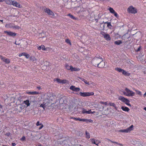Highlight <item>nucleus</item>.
Masks as SVG:
<instances>
[{
	"label": "nucleus",
	"instance_id": "1",
	"mask_svg": "<svg viewBox=\"0 0 146 146\" xmlns=\"http://www.w3.org/2000/svg\"><path fill=\"white\" fill-rule=\"evenodd\" d=\"M102 59V58L100 56H96L92 60V63L94 66H96Z\"/></svg>",
	"mask_w": 146,
	"mask_h": 146
},
{
	"label": "nucleus",
	"instance_id": "2",
	"mask_svg": "<svg viewBox=\"0 0 146 146\" xmlns=\"http://www.w3.org/2000/svg\"><path fill=\"white\" fill-rule=\"evenodd\" d=\"M125 92L123 91V93L125 96H133L135 95V93L130 90L127 88L125 89Z\"/></svg>",
	"mask_w": 146,
	"mask_h": 146
},
{
	"label": "nucleus",
	"instance_id": "3",
	"mask_svg": "<svg viewBox=\"0 0 146 146\" xmlns=\"http://www.w3.org/2000/svg\"><path fill=\"white\" fill-rule=\"evenodd\" d=\"M75 94L77 95H80L82 97H84L93 96L94 95V93L93 92H80L79 93V94H78V93H76Z\"/></svg>",
	"mask_w": 146,
	"mask_h": 146
},
{
	"label": "nucleus",
	"instance_id": "4",
	"mask_svg": "<svg viewBox=\"0 0 146 146\" xmlns=\"http://www.w3.org/2000/svg\"><path fill=\"white\" fill-rule=\"evenodd\" d=\"M115 70L119 72H121L122 74L126 76H129L130 75V74L125 71L124 70L119 68H115Z\"/></svg>",
	"mask_w": 146,
	"mask_h": 146
},
{
	"label": "nucleus",
	"instance_id": "5",
	"mask_svg": "<svg viewBox=\"0 0 146 146\" xmlns=\"http://www.w3.org/2000/svg\"><path fill=\"white\" fill-rule=\"evenodd\" d=\"M133 125H131L129 127L127 128L126 129H120L118 131V132H119L127 133L130 132L133 130Z\"/></svg>",
	"mask_w": 146,
	"mask_h": 146
},
{
	"label": "nucleus",
	"instance_id": "6",
	"mask_svg": "<svg viewBox=\"0 0 146 146\" xmlns=\"http://www.w3.org/2000/svg\"><path fill=\"white\" fill-rule=\"evenodd\" d=\"M127 11L129 13L135 14L137 12V9L132 6H130L129 7Z\"/></svg>",
	"mask_w": 146,
	"mask_h": 146
},
{
	"label": "nucleus",
	"instance_id": "7",
	"mask_svg": "<svg viewBox=\"0 0 146 146\" xmlns=\"http://www.w3.org/2000/svg\"><path fill=\"white\" fill-rule=\"evenodd\" d=\"M100 34L102 35L107 40H111V38L110 37L109 35L108 34H106L104 32L102 31L101 32Z\"/></svg>",
	"mask_w": 146,
	"mask_h": 146
},
{
	"label": "nucleus",
	"instance_id": "8",
	"mask_svg": "<svg viewBox=\"0 0 146 146\" xmlns=\"http://www.w3.org/2000/svg\"><path fill=\"white\" fill-rule=\"evenodd\" d=\"M54 81H57V82L60 84H68V81L66 80H61L59 78L54 79Z\"/></svg>",
	"mask_w": 146,
	"mask_h": 146
},
{
	"label": "nucleus",
	"instance_id": "9",
	"mask_svg": "<svg viewBox=\"0 0 146 146\" xmlns=\"http://www.w3.org/2000/svg\"><path fill=\"white\" fill-rule=\"evenodd\" d=\"M42 10H44L45 13H47L49 15L54 16V13L49 9L45 8L44 7L42 8Z\"/></svg>",
	"mask_w": 146,
	"mask_h": 146
},
{
	"label": "nucleus",
	"instance_id": "10",
	"mask_svg": "<svg viewBox=\"0 0 146 146\" xmlns=\"http://www.w3.org/2000/svg\"><path fill=\"white\" fill-rule=\"evenodd\" d=\"M0 58L3 62H4L7 64H9L10 62V60L9 59L6 58L2 55H0Z\"/></svg>",
	"mask_w": 146,
	"mask_h": 146
},
{
	"label": "nucleus",
	"instance_id": "11",
	"mask_svg": "<svg viewBox=\"0 0 146 146\" xmlns=\"http://www.w3.org/2000/svg\"><path fill=\"white\" fill-rule=\"evenodd\" d=\"M4 33H6L8 35L11 36L12 37H14L16 35V33H13L11 31H4Z\"/></svg>",
	"mask_w": 146,
	"mask_h": 146
},
{
	"label": "nucleus",
	"instance_id": "12",
	"mask_svg": "<svg viewBox=\"0 0 146 146\" xmlns=\"http://www.w3.org/2000/svg\"><path fill=\"white\" fill-rule=\"evenodd\" d=\"M70 89L73 91L78 92L80 90V89L79 88L76 87L75 86H71L70 88Z\"/></svg>",
	"mask_w": 146,
	"mask_h": 146
},
{
	"label": "nucleus",
	"instance_id": "13",
	"mask_svg": "<svg viewBox=\"0 0 146 146\" xmlns=\"http://www.w3.org/2000/svg\"><path fill=\"white\" fill-rule=\"evenodd\" d=\"M105 65V62H104L103 59L97 65V67L100 68H103L104 67Z\"/></svg>",
	"mask_w": 146,
	"mask_h": 146
},
{
	"label": "nucleus",
	"instance_id": "14",
	"mask_svg": "<svg viewBox=\"0 0 146 146\" xmlns=\"http://www.w3.org/2000/svg\"><path fill=\"white\" fill-rule=\"evenodd\" d=\"M118 99L124 103L125 102H126L128 101V99L121 96H120L118 97Z\"/></svg>",
	"mask_w": 146,
	"mask_h": 146
},
{
	"label": "nucleus",
	"instance_id": "15",
	"mask_svg": "<svg viewBox=\"0 0 146 146\" xmlns=\"http://www.w3.org/2000/svg\"><path fill=\"white\" fill-rule=\"evenodd\" d=\"M12 5L14 6H15L19 8H21L20 4L18 3H17L16 1H13Z\"/></svg>",
	"mask_w": 146,
	"mask_h": 146
},
{
	"label": "nucleus",
	"instance_id": "16",
	"mask_svg": "<svg viewBox=\"0 0 146 146\" xmlns=\"http://www.w3.org/2000/svg\"><path fill=\"white\" fill-rule=\"evenodd\" d=\"M67 16H69L71 19L76 20H78V18L77 17H74L72 15H71L70 13H69L67 15Z\"/></svg>",
	"mask_w": 146,
	"mask_h": 146
},
{
	"label": "nucleus",
	"instance_id": "17",
	"mask_svg": "<svg viewBox=\"0 0 146 146\" xmlns=\"http://www.w3.org/2000/svg\"><path fill=\"white\" fill-rule=\"evenodd\" d=\"M78 78L80 79L81 80L83 81L84 82L85 84L89 85V82H87V81L84 79L82 77H78Z\"/></svg>",
	"mask_w": 146,
	"mask_h": 146
},
{
	"label": "nucleus",
	"instance_id": "18",
	"mask_svg": "<svg viewBox=\"0 0 146 146\" xmlns=\"http://www.w3.org/2000/svg\"><path fill=\"white\" fill-rule=\"evenodd\" d=\"M23 103L26 105L27 107L29 106L30 104V101L29 100H27L24 101Z\"/></svg>",
	"mask_w": 146,
	"mask_h": 146
},
{
	"label": "nucleus",
	"instance_id": "19",
	"mask_svg": "<svg viewBox=\"0 0 146 146\" xmlns=\"http://www.w3.org/2000/svg\"><path fill=\"white\" fill-rule=\"evenodd\" d=\"M128 34H125L124 35H123L122 37V39L123 40H125L127 39L129 40V38L130 37V36H127V35Z\"/></svg>",
	"mask_w": 146,
	"mask_h": 146
},
{
	"label": "nucleus",
	"instance_id": "20",
	"mask_svg": "<svg viewBox=\"0 0 146 146\" xmlns=\"http://www.w3.org/2000/svg\"><path fill=\"white\" fill-rule=\"evenodd\" d=\"M121 109L123 111L126 112H128L130 110L129 108L125 106H122Z\"/></svg>",
	"mask_w": 146,
	"mask_h": 146
},
{
	"label": "nucleus",
	"instance_id": "21",
	"mask_svg": "<svg viewBox=\"0 0 146 146\" xmlns=\"http://www.w3.org/2000/svg\"><path fill=\"white\" fill-rule=\"evenodd\" d=\"M136 146H144L145 144H142L140 141H138L135 144Z\"/></svg>",
	"mask_w": 146,
	"mask_h": 146
},
{
	"label": "nucleus",
	"instance_id": "22",
	"mask_svg": "<svg viewBox=\"0 0 146 146\" xmlns=\"http://www.w3.org/2000/svg\"><path fill=\"white\" fill-rule=\"evenodd\" d=\"M71 69L70 70L72 72L74 71H78L80 70L79 68L73 67L72 66H71Z\"/></svg>",
	"mask_w": 146,
	"mask_h": 146
},
{
	"label": "nucleus",
	"instance_id": "23",
	"mask_svg": "<svg viewBox=\"0 0 146 146\" xmlns=\"http://www.w3.org/2000/svg\"><path fill=\"white\" fill-rule=\"evenodd\" d=\"M5 3L8 5H12L13 1L11 0H5Z\"/></svg>",
	"mask_w": 146,
	"mask_h": 146
},
{
	"label": "nucleus",
	"instance_id": "24",
	"mask_svg": "<svg viewBox=\"0 0 146 146\" xmlns=\"http://www.w3.org/2000/svg\"><path fill=\"white\" fill-rule=\"evenodd\" d=\"M82 121L86 122V123H92L93 121L91 119H83Z\"/></svg>",
	"mask_w": 146,
	"mask_h": 146
},
{
	"label": "nucleus",
	"instance_id": "25",
	"mask_svg": "<svg viewBox=\"0 0 146 146\" xmlns=\"http://www.w3.org/2000/svg\"><path fill=\"white\" fill-rule=\"evenodd\" d=\"M70 119H73L75 120H79L80 121H82L83 119H81L80 118H76L74 117H71Z\"/></svg>",
	"mask_w": 146,
	"mask_h": 146
},
{
	"label": "nucleus",
	"instance_id": "26",
	"mask_svg": "<svg viewBox=\"0 0 146 146\" xmlns=\"http://www.w3.org/2000/svg\"><path fill=\"white\" fill-rule=\"evenodd\" d=\"M105 24H107V27H108L110 29H111V27H112V26L111 25V22H105Z\"/></svg>",
	"mask_w": 146,
	"mask_h": 146
},
{
	"label": "nucleus",
	"instance_id": "27",
	"mask_svg": "<svg viewBox=\"0 0 146 146\" xmlns=\"http://www.w3.org/2000/svg\"><path fill=\"white\" fill-rule=\"evenodd\" d=\"M108 105L110 106H112L113 107L116 109L117 108V107L116 106L115 104H114V103L110 102L108 104Z\"/></svg>",
	"mask_w": 146,
	"mask_h": 146
},
{
	"label": "nucleus",
	"instance_id": "28",
	"mask_svg": "<svg viewBox=\"0 0 146 146\" xmlns=\"http://www.w3.org/2000/svg\"><path fill=\"white\" fill-rule=\"evenodd\" d=\"M22 54L23 56H25L27 58H28L30 56V55L29 54H28L25 52H23Z\"/></svg>",
	"mask_w": 146,
	"mask_h": 146
},
{
	"label": "nucleus",
	"instance_id": "29",
	"mask_svg": "<svg viewBox=\"0 0 146 146\" xmlns=\"http://www.w3.org/2000/svg\"><path fill=\"white\" fill-rule=\"evenodd\" d=\"M115 44L119 45L120 44L122 43V42L121 40H118L117 41H116L114 42Z\"/></svg>",
	"mask_w": 146,
	"mask_h": 146
},
{
	"label": "nucleus",
	"instance_id": "30",
	"mask_svg": "<svg viewBox=\"0 0 146 146\" xmlns=\"http://www.w3.org/2000/svg\"><path fill=\"white\" fill-rule=\"evenodd\" d=\"M108 10H109L110 12L111 13L113 14V13H115V11L113 8L111 7H110L109 9H108Z\"/></svg>",
	"mask_w": 146,
	"mask_h": 146
},
{
	"label": "nucleus",
	"instance_id": "31",
	"mask_svg": "<svg viewBox=\"0 0 146 146\" xmlns=\"http://www.w3.org/2000/svg\"><path fill=\"white\" fill-rule=\"evenodd\" d=\"M85 133L86 137L88 139L90 138V133L87 131H86Z\"/></svg>",
	"mask_w": 146,
	"mask_h": 146
},
{
	"label": "nucleus",
	"instance_id": "32",
	"mask_svg": "<svg viewBox=\"0 0 146 146\" xmlns=\"http://www.w3.org/2000/svg\"><path fill=\"white\" fill-rule=\"evenodd\" d=\"M109 141H110V142H111L112 143L116 144L117 145H119L120 146H123V145L122 144L118 143L117 142H115V141H111V140H109Z\"/></svg>",
	"mask_w": 146,
	"mask_h": 146
},
{
	"label": "nucleus",
	"instance_id": "33",
	"mask_svg": "<svg viewBox=\"0 0 146 146\" xmlns=\"http://www.w3.org/2000/svg\"><path fill=\"white\" fill-rule=\"evenodd\" d=\"M134 90L139 95H140V96H141L142 95V94H141V92H140V91H139V90H136V89H134Z\"/></svg>",
	"mask_w": 146,
	"mask_h": 146
},
{
	"label": "nucleus",
	"instance_id": "34",
	"mask_svg": "<svg viewBox=\"0 0 146 146\" xmlns=\"http://www.w3.org/2000/svg\"><path fill=\"white\" fill-rule=\"evenodd\" d=\"M30 60L32 61H34L36 60V59L35 57L34 56H31L30 57Z\"/></svg>",
	"mask_w": 146,
	"mask_h": 146
},
{
	"label": "nucleus",
	"instance_id": "35",
	"mask_svg": "<svg viewBox=\"0 0 146 146\" xmlns=\"http://www.w3.org/2000/svg\"><path fill=\"white\" fill-rule=\"evenodd\" d=\"M65 67L68 70H71V66H70L68 64H66L65 66Z\"/></svg>",
	"mask_w": 146,
	"mask_h": 146
},
{
	"label": "nucleus",
	"instance_id": "36",
	"mask_svg": "<svg viewBox=\"0 0 146 146\" xmlns=\"http://www.w3.org/2000/svg\"><path fill=\"white\" fill-rule=\"evenodd\" d=\"M96 140L92 138V139H91L90 140L91 142L92 143L94 144H96L95 143Z\"/></svg>",
	"mask_w": 146,
	"mask_h": 146
},
{
	"label": "nucleus",
	"instance_id": "37",
	"mask_svg": "<svg viewBox=\"0 0 146 146\" xmlns=\"http://www.w3.org/2000/svg\"><path fill=\"white\" fill-rule=\"evenodd\" d=\"M87 114H90V113H95V112L94 111L93 112H92L91 111V110H90L88 111H87Z\"/></svg>",
	"mask_w": 146,
	"mask_h": 146
},
{
	"label": "nucleus",
	"instance_id": "38",
	"mask_svg": "<svg viewBox=\"0 0 146 146\" xmlns=\"http://www.w3.org/2000/svg\"><path fill=\"white\" fill-rule=\"evenodd\" d=\"M129 101L128 99V101L126 102L125 103L127 106L131 107V105L129 104Z\"/></svg>",
	"mask_w": 146,
	"mask_h": 146
},
{
	"label": "nucleus",
	"instance_id": "39",
	"mask_svg": "<svg viewBox=\"0 0 146 146\" xmlns=\"http://www.w3.org/2000/svg\"><path fill=\"white\" fill-rule=\"evenodd\" d=\"M26 93L29 95H33V92H29L28 91H27L26 92Z\"/></svg>",
	"mask_w": 146,
	"mask_h": 146
},
{
	"label": "nucleus",
	"instance_id": "40",
	"mask_svg": "<svg viewBox=\"0 0 146 146\" xmlns=\"http://www.w3.org/2000/svg\"><path fill=\"white\" fill-rule=\"evenodd\" d=\"M65 41H66V42L67 43L69 44L70 45L71 44V43L70 42V41L68 39V38L66 39Z\"/></svg>",
	"mask_w": 146,
	"mask_h": 146
},
{
	"label": "nucleus",
	"instance_id": "41",
	"mask_svg": "<svg viewBox=\"0 0 146 146\" xmlns=\"http://www.w3.org/2000/svg\"><path fill=\"white\" fill-rule=\"evenodd\" d=\"M100 141L98 140H96L95 143L96 144H95V145H98V144L100 143Z\"/></svg>",
	"mask_w": 146,
	"mask_h": 146
},
{
	"label": "nucleus",
	"instance_id": "42",
	"mask_svg": "<svg viewBox=\"0 0 146 146\" xmlns=\"http://www.w3.org/2000/svg\"><path fill=\"white\" fill-rule=\"evenodd\" d=\"M26 137L25 136H23L20 139V140L21 141H24L25 140Z\"/></svg>",
	"mask_w": 146,
	"mask_h": 146
},
{
	"label": "nucleus",
	"instance_id": "43",
	"mask_svg": "<svg viewBox=\"0 0 146 146\" xmlns=\"http://www.w3.org/2000/svg\"><path fill=\"white\" fill-rule=\"evenodd\" d=\"M82 113L83 114H84V113H87V111L86 110L83 108V109H82Z\"/></svg>",
	"mask_w": 146,
	"mask_h": 146
},
{
	"label": "nucleus",
	"instance_id": "44",
	"mask_svg": "<svg viewBox=\"0 0 146 146\" xmlns=\"http://www.w3.org/2000/svg\"><path fill=\"white\" fill-rule=\"evenodd\" d=\"M41 48L42 50L43 51L45 50H46V48H45V46L43 45H41Z\"/></svg>",
	"mask_w": 146,
	"mask_h": 146
},
{
	"label": "nucleus",
	"instance_id": "45",
	"mask_svg": "<svg viewBox=\"0 0 146 146\" xmlns=\"http://www.w3.org/2000/svg\"><path fill=\"white\" fill-rule=\"evenodd\" d=\"M39 93L38 92L36 91L33 92V95L38 94Z\"/></svg>",
	"mask_w": 146,
	"mask_h": 146
},
{
	"label": "nucleus",
	"instance_id": "46",
	"mask_svg": "<svg viewBox=\"0 0 146 146\" xmlns=\"http://www.w3.org/2000/svg\"><path fill=\"white\" fill-rule=\"evenodd\" d=\"M141 46H140L139 47V48L136 50H135V51L136 52H138V51H139L141 50Z\"/></svg>",
	"mask_w": 146,
	"mask_h": 146
},
{
	"label": "nucleus",
	"instance_id": "47",
	"mask_svg": "<svg viewBox=\"0 0 146 146\" xmlns=\"http://www.w3.org/2000/svg\"><path fill=\"white\" fill-rule=\"evenodd\" d=\"M10 134H11L9 132L8 133H6L5 134V135L7 136H9L10 135Z\"/></svg>",
	"mask_w": 146,
	"mask_h": 146
},
{
	"label": "nucleus",
	"instance_id": "48",
	"mask_svg": "<svg viewBox=\"0 0 146 146\" xmlns=\"http://www.w3.org/2000/svg\"><path fill=\"white\" fill-rule=\"evenodd\" d=\"M40 125H41V124L40 123L39 121H38L36 123V125L37 126H39Z\"/></svg>",
	"mask_w": 146,
	"mask_h": 146
},
{
	"label": "nucleus",
	"instance_id": "49",
	"mask_svg": "<svg viewBox=\"0 0 146 146\" xmlns=\"http://www.w3.org/2000/svg\"><path fill=\"white\" fill-rule=\"evenodd\" d=\"M40 107L43 108L44 109L45 108V107L44 106V105L42 104H40Z\"/></svg>",
	"mask_w": 146,
	"mask_h": 146
},
{
	"label": "nucleus",
	"instance_id": "50",
	"mask_svg": "<svg viewBox=\"0 0 146 146\" xmlns=\"http://www.w3.org/2000/svg\"><path fill=\"white\" fill-rule=\"evenodd\" d=\"M114 14V16L116 17H117L118 16V15L117 13H116L115 12V13H113Z\"/></svg>",
	"mask_w": 146,
	"mask_h": 146
},
{
	"label": "nucleus",
	"instance_id": "51",
	"mask_svg": "<svg viewBox=\"0 0 146 146\" xmlns=\"http://www.w3.org/2000/svg\"><path fill=\"white\" fill-rule=\"evenodd\" d=\"M14 28H15V29H19L20 28V27L19 26L17 25H15V27H14Z\"/></svg>",
	"mask_w": 146,
	"mask_h": 146
},
{
	"label": "nucleus",
	"instance_id": "52",
	"mask_svg": "<svg viewBox=\"0 0 146 146\" xmlns=\"http://www.w3.org/2000/svg\"><path fill=\"white\" fill-rule=\"evenodd\" d=\"M101 103L102 104H105V105H107V102H102Z\"/></svg>",
	"mask_w": 146,
	"mask_h": 146
},
{
	"label": "nucleus",
	"instance_id": "53",
	"mask_svg": "<svg viewBox=\"0 0 146 146\" xmlns=\"http://www.w3.org/2000/svg\"><path fill=\"white\" fill-rule=\"evenodd\" d=\"M41 126L38 129L39 130L41 129L44 127L43 125L41 124Z\"/></svg>",
	"mask_w": 146,
	"mask_h": 146
},
{
	"label": "nucleus",
	"instance_id": "54",
	"mask_svg": "<svg viewBox=\"0 0 146 146\" xmlns=\"http://www.w3.org/2000/svg\"><path fill=\"white\" fill-rule=\"evenodd\" d=\"M16 144L15 143H11V145L12 146H15Z\"/></svg>",
	"mask_w": 146,
	"mask_h": 146
},
{
	"label": "nucleus",
	"instance_id": "55",
	"mask_svg": "<svg viewBox=\"0 0 146 146\" xmlns=\"http://www.w3.org/2000/svg\"><path fill=\"white\" fill-rule=\"evenodd\" d=\"M38 49L39 50H40L42 49L41 45L38 47Z\"/></svg>",
	"mask_w": 146,
	"mask_h": 146
},
{
	"label": "nucleus",
	"instance_id": "56",
	"mask_svg": "<svg viewBox=\"0 0 146 146\" xmlns=\"http://www.w3.org/2000/svg\"><path fill=\"white\" fill-rule=\"evenodd\" d=\"M12 28H13V29H15V28H14V27H15V25H11V26H10Z\"/></svg>",
	"mask_w": 146,
	"mask_h": 146
},
{
	"label": "nucleus",
	"instance_id": "57",
	"mask_svg": "<svg viewBox=\"0 0 146 146\" xmlns=\"http://www.w3.org/2000/svg\"><path fill=\"white\" fill-rule=\"evenodd\" d=\"M23 54V53H20V54H19V57H21V56H23V54Z\"/></svg>",
	"mask_w": 146,
	"mask_h": 146
},
{
	"label": "nucleus",
	"instance_id": "58",
	"mask_svg": "<svg viewBox=\"0 0 146 146\" xmlns=\"http://www.w3.org/2000/svg\"><path fill=\"white\" fill-rule=\"evenodd\" d=\"M37 89H38V90H40V89H41V87L39 86H37Z\"/></svg>",
	"mask_w": 146,
	"mask_h": 146
},
{
	"label": "nucleus",
	"instance_id": "59",
	"mask_svg": "<svg viewBox=\"0 0 146 146\" xmlns=\"http://www.w3.org/2000/svg\"><path fill=\"white\" fill-rule=\"evenodd\" d=\"M146 96V92L144 94L143 96L145 97Z\"/></svg>",
	"mask_w": 146,
	"mask_h": 146
},
{
	"label": "nucleus",
	"instance_id": "60",
	"mask_svg": "<svg viewBox=\"0 0 146 146\" xmlns=\"http://www.w3.org/2000/svg\"><path fill=\"white\" fill-rule=\"evenodd\" d=\"M5 1V0H0V2H3Z\"/></svg>",
	"mask_w": 146,
	"mask_h": 146
},
{
	"label": "nucleus",
	"instance_id": "61",
	"mask_svg": "<svg viewBox=\"0 0 146 146\" xmlns=\"http://www.w3.org/2000/svg\"><path fill=\"white\" fill-rule=\"evenodd\" d=\"M15 43L16 44V45H19L20 44L19 43H16V42H15Z\"/></svg>",
	"mask_w": 146,
	"mask_h": 146
},
{
	"label": "nucleus",
	"instance_id": "62",
	"mask_svg": "<svg viewBox=\"0 0 146 146\" xmlns=\"http://www.w3.org/2000/svg\"><path fill=\"white\" fill-rule=\"evenodd\" d=\"M9 17H14L15 16L13 15H11L9 16Z\"/></svg>",
	"mask_w": 146,
	"mask_h": 146
},
{
	"label": "nucleus",
	"instance_id": "63",
	"mask_svg": "<svg viewBox=\"0 0 146 146\" xmlns=\"http://www.w3.org/2000/svg\"><path fill=\"white\" fill-rule=\"evenodd\" d=\"M143 109L146 111V107L144 108Z\"/></svg>",
	"mask_w": 146,
	"mask_h": 146
},
{
	"label": "nucleus",
	"instance_id": "64",
	"mask_svg": "<svg viewBox=\"0 0 146 146\" xmlns=\"http://www.w3.org/2000/svg\"><path fill=\"white\" fill-rule=\"evenodd\" d=\"M105 25H104L103 26V29H104V28H105Z\"/></svg>",
	"mask_w": 146,
	"mask_h": 146
}]
</instances>
